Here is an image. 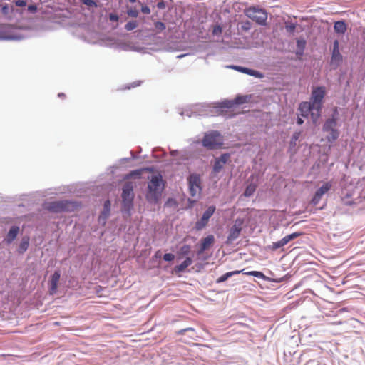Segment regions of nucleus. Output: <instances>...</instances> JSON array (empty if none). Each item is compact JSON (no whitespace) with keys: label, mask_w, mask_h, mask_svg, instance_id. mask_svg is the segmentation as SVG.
<instances>
[{"label":"nucleus","mask_w":365,"mask_h":365,"mask_svg":"<svg viewBox=\"0 0 365 365\" xmlns=\"http://www.w3.org/2000/svg\"><path fill=\"white\" fill-rule=\"evenodd\" d=\"M244 224V220L241 218H237L235 222L234 225L230 230V232L227 237V240L229 242H232L237 238L239 237L240 232L242 229V225Z\"/></svg>","instance_id":"9d476101"},{"label":"nucleus","mask_w":365,"mask_h":365,"mask_svg":"<svg viewBox=\"0 0 365 365\" xmlns=\"http://www.w3.org/2000/svg\"><path fill=\"white\" fill-rule=\"evenodd\" d=\"M28 11L30 12V13H35L36 11H37V6L34 4H32V5H29L27 8Z\"/></svg>","instance_id":"ea45409f"},{"label":"nucleus","mask_w":365,"mask_h":365,"mask_svg":"<svg viewBox=\"0 0 365 365\" xmlns=\"http://www.w3.org/2000/svg\"><path fill=\"white\" fill-rule=\"evenodd\" d=\"M127 14L128 16L136 18L138 16L139 12L135 8L130 7L127 9Z\"/></svg>","instance_id":"c85d7f7f"},{"label":"nucleus","mask_w":365,"mask_h":365,"mask_svg":"<svg viewBox=\"0 0 365 365\" xmlns=\"http://www.w3.org/2000/svg\"><path fill=\"white\" fill-rule=\"evenodd\" d=\"M61 277V273L59 271H55L51 277L49 282V293L51 294H55L57 292L58 284Z\"/></svg>","instance_id":"dca6fc26"},{"label":"nucleus","mask_w":365,"mask_h":365,"mask_svg":"<svg viewBox=\"0 0 365 365\" xmlns=\"http://www.w3.org/2000/svg\"><path fill=\"white\" fill-rule=\"evenodd\" d=\"M215 243V237L212 235H209L206 237L201 240L200 249L197 254L202 255L206 250L210 248Z\"/></svg>","instance_id":"2eb2a0df"},{"label":"nucleus","mask_w":365,"mask_h":365,"mask_svg":"<svg viewBox=\"0 0 365 365\" xmlns=\"http://www.w3.org/2000/svg\"><path fill=\"white\" fill-rule=\"evenodd\" d=\"M194 331V329L193 328H191V327H188V328H186V329H180L179 330L177 334L178 335H182V334H184L186 331Z\"/></svg>","instance_id":"a19ab883"},{"label":"nucleus","mask_w":365,"mask_h":365,"mask_svg":"<svg viewBox=\"0 0 365 365\" xmlns=\"http://www.w3.org/2000/svg\"><path fill=\"white\" fill-rule=\"evenodd\" d=\"M314 91H319V92H321V91H324L322 89V88H321V87H318V88H317V89H316V90H314Z\"/></svg>","instance_id":"de8ad7c7"},{"label":"nucleus","mask_w":365,"mask_h":365,"mask_svg":"<svg viewBox=\"0 0 365 365\" xmlns=\"http://www.w3.org/2000/svg\"><path fill=\"white\" fill-rule=\"evenodd\" d=\"M164 185L161 175L152 176L148 184V191L145 195L147 200L151 203H157L161 197Z\"/></svg>","instance_id":"f03ea898"},{"label":"nucleus","mask_w":365,"mask_h":365,"mask_svg":"<svg viewBox=\"0 0 365 365\" xmlns=\"http://www.w3.org/2000/svg\"><path fill=\"white\" fill-rule=\"evenodd\" d=\"M175 259V255L172 253H166L163 255V259L167 262L173 261Z\"/></svg>","instance_id":"72a5a7b5"},{"label":"nucleus","mask_w":365,"mask_h":365,"mask_svg":"<svg viewBox=\"0 0 365 365\" xmlns=\"http://www.w3.org/2000/svg\"><path fill=\"white\" fill-rule=\"evenodd\" d=\"M245 14L259 25L266 24L267 13L263 9L251 6L245 10Z\"/></svg>","instance_id":"0eeeda50"},{"label":"nucleus","mask_w":365,"mask_h":365,"mask_svg":"<svg viewBox=\"0 0 365 365\" xmlns=\"http://www.w3.org/2000/svg\"><path fill=\"white\" fill-rule=\"evenodd\" d=\"M77 204L69 200L53 201L46 203V209L52 212H71L77 207Z\"/></svg>","instance_id":"39448f33"},{"label":"nucleus","mask_w":365,"mask_h":365,"mask_svg":"<svg viewBox=\"0 0 365 365\" xmlns=\"http://www.w3.org/2000/svg\"><path fill=\"white\" fill-rule=\"evenodd\" d=\"M14 3L17 6L20 7L25 6L26 5V1L25 0H16Z\"/></svg>","instance_id":"4c0bfd02"},{"label":"nucleus","mask_w":365,"mask_h":365,"mask_svg":"<svg viewBox=\"0 0 365 365\" xmlns=\"http://www.w3.org/2000/svg\"><path fill=\"white\" fill-rule=\"evenodd\" d=\"M257 188V185L255 184L251 183L248 185L244 192V195L245 197H250L254 194Z\"/></svg>","instance_id":"b1692460"},{"label":"nucleus","mask_w":365,"mask_h":365,"mask_svg":"<svg viewBox=\"0 0 365 365\" xmlns=\"http://www.w3.org/2000/svg\"><path fill=\"white\" fill-rule=\"evenodd\" d=\"M300 235L301 234L299 232H294L290 235H286L280 240L273 242L272 245H271V249L272 250H276L284 246L291 240L296 239L297 237L300 236Z\"/></svg>","instance_id":"4468645a"},{"label":"nucleus","mask_w":365,"mask_h":365,"mask_svg":"<svg viewBox=\"0 0 365 365\" xmlns=\"http://www.w3.org/2000/svg\"><path fill=\"white\" fill-rule=\"evenodd\" d=\"M230 157V155L228 153L222 154L219 158L215 160L213 165V171L216 173H219L228 161Z\"/></svg>","instance_id":"f3484780"},{"label":"nucleus","mask_w":365,"mask_h":365,"mask_svg":"<svg viewBox=\"0 0 365 365\" xmlns=\"http://www.w3.org/2000/svg\"><path fill=\"white\" fill-rule=\"evenodd\" d=\"M334 29L337 34H344L347 30V25L344 21H338L334 23Z\"/></svg>","instance_id":"6ab92c4d"},{"label":"nucleus","mask_w":365,"mask_h":365,"mask_svg":"<svg viewBox=\"0 0 365 365\" xmlns=\"http://www.w3.org/2000/svg\"><path fill=\"white\" fill-rule=\"evenodd\" d=\"M82 3L90 8H96L97 3L95 0H81Z\"/></svg>","instance_id":"c756f323"},{"label":"nucleus","mask_w":365,"mask_h":365,"mask_svg":"<svg viewBox=\"0 0 365 365\" xmlns=\"http://www.w3.org/2000/svg\"><path fill=\"white\" fill-rule=\"evenodd\" d=\"M245 274L249 275V276H254L258 278H263L264 277V274L261 272L257 271H251L247 272H244Z\"/></svg>","instance_id":"7c9ffc66"},{"label":"nucleus","mask_w":365,"mask_h":365,"mask_svg":"<svg viewBox=\"0 0 365 365\" xmlns=\"http://www.w3.org/2000/svg\"><path fill=\"white\" fill-rule=\"evenodd\" d=\"M227 68L237 71L243 73L248 74L250 76H259V72L255 70L250 69V68L239 66L232 65V66H228Z\"/></svg>","instance_id":"a211bd4d"},{"label":"nucleus","mask_w":365,"mask_h":365,"mask_svg":"<svg viewBox=\"0 0 365 365\" xmlns=\"http://www.w3.org/2000/svg\"><path fill=\"white\" fill-rule=\"evenodd\" d=\"M137 86H139V83H134L133 84H131L130 86H128L126 87L127 89H131Z\"/></svg>","instance_id":"37998d69"},{"label":"nucleus","mask_w":365,"mask_h":365,"mask_svg":"<svg viewBox=\"0 0 365 365\" xmlns=\"http://www.w3.org/2000/svg\"><path fill=\"white\" fill-rule=\"evenodd\" d=\"M19 231V228L17 226H13L11 227L6 237V241L8 243H11L16 237Z\"/></svg>","instance_id":"412c9836"},{"label":"nucleus","mask_w":365,"mask_h":365,"mask_svg":"<svg viewBox=\"0 0 365 365\" xmlns=\"http://www.w3.org/2000/svg\"><path fill=\"white\" fill-rule=\"evenodd\" d=\"M140 175H141V170H137L132 171L129 174L130 176H133V175L140 176Z\"/></svg>","instance_id":"79ce46f5"},{"label":"nucleus","mask_w":365,"mask_h":365,"mask_svg":"<svg viewBox=\"0 0 365 365\" xmlns=\"http://www.w3.org/2000/svg\"><path fill=\"white\" fill-rule=\"evenodd\" d=\"M251 98V96H238L234 101L225 100L219 103V107L225 112L228 117L231 118L238 114L242 113L243 111L240 108V106L248 103Z\"/></svg>","instance_id":"7ed1b4c3"},{"label":"nucleus","mask_w":365,"mask_h":365,"mask_svg":"<svg viewBox=\"0 0 365 365\" xmlns=\"http://www.w3.org/2000/svg\"><path fill=\"white\" fill-rule=\"evenodd\" d=\"M154 26L158 33L162 32L166 29L165 24L161 21H155Z\"/></svg>","instance_id":"cd10ccee"},{"label":"nucleus","mask_w":365,"mask_h":365,"mask_svg":"<svg viewBox=\"0 0 365 365\" xmlns=\"http://www.w3.org/2000/svg\"><path fill=\"white\" fill-rule=\"evenodd\" d=\"M215 211V206H210L203 213L200 220L195 223V229L197 230H202L208 223L209 219L214 214Z\"/></svg>","instance_id":"9b49d317"},{"label":"nucleus","mask_w":365,"mask_h":365,"mask_svg":"<svg viewBox=\"0 0 365 365\" xmlns=\"http://www.w3.org/2000/svg\"><path fill=\"white\" fill-rule=\"evenodd\" d=\"M192 260L190 257H187L180 264L176 266L174 269L177 273L182 272L185 270L187 267L191 265Z\"/></svg>","instance_id":"aec40b11"},{"label":"nucleus","mask_w":365,"mask_h":365,"mask_svg":"<svg viewBox=\"0 0 365 365\" xmlns=\"http://www.w3.org/2000/svg\"><path fill=\"white\" fill-rule=\"evenodd\" d=\"M157 7L160 9H164L166 7L165 2L163 0H159L157 4Z\"/></svg>","instance_id":"58836bf2"},{"label":"nucleus","mask_w":365,"mask_h":365,"mask_svg":"<svg viewBox=\"0 0 365 365\" xmlns=\"http://www.w3.org/2000/svg\"><path fill=\"white\" fill-rule=\"evenodd\" d=\"M129 1L131 3H135L136 1V0H129Z\"/></svg>","instance_id":"603ef678"},{"label":"nucleus","mask_w":365,"mask_h":365,"mask_svg":"<svg viewBox=\"0 0 365 365\" xmlns=\"http://www.w3.org/2000/svg\"><path fill=\"white\" fill-rule=\"evenodd\" d=\"M297 122L299 125H302L304 123V120L302 119L301 117L298 116Z\"/></svg>","instance_id":"c03bdc74"},{"label":"nucleus","mask_w":365,"mask_h":365,"mask_svg":"<svg viewBox=\"0 0 365 365\" xmlns=\"http://www.w3.org/2000/svg\"><path fill=\"white\" fill-rule=\"evenodd\" d=\"M178 153V150H172V151H170V155L172 156H175Z\"/></svg>","instance_id":"49530a36"},{"label":"nucleus","mask_w":365,"mask_h":365,"mask_svg":"<svg viewBox=\"0 0 365 365\" xmlns=\"http://www.w3.org/2000/svg\"><path fill=\"white\" fill-rule=\"evenodd\" d=\"M297 43H298V46H302V43L303 44V46L305 44V41H297Z\"/></svg>","instance_id":"09e8293b"},{"label":"nucleus","mask_w":365,"mask_h":365,"mask_svg":"<svg viewBox=\"0 0 365 365\" xmlns=\"http://www.w3.org/2000/svg\"><path fill=\"white\" fill-rule=\"evenodd\" d=\"M342 201H343L344 204L346 205H352V202L345 201L344 199H342Z\"/></svg>","instance_id":"a18cd8bd"},{"label":"nucleus","mask_w":365,"mask_h":365,"mask_svg":"<svg viewBox=\"0 0 365 365\" xmlns=\"http://www.w3.org/2000/svg\"><path fill=\"white\" fill-rule=\"evenodd\" d=\"M29 238L24 237L19 245V252L23 253L29 247Z\"/></svg>","instance_id":"393cba45"},{"label":"nucleus","mask_w":365,"mask_h":365,"mask_svg":"<svg viewBox=\"0 0 365 365\" xmlns=\"http://www.w3.org/2000/svg\"><path fill=\"white\" fill-rule=\"evenodd\" d=\"M310 102H302L299 107V115L307 118L309 115L315 123L321 113L322 101L325 93H312Z\"/></svg>","instance_id":"f257e3e1"},{"label":"nucleus","mask_w":365,"mask_h":365,"mask_svg":"<svg viewBox=\"0 0 365 365\" xmlns=\"http://www.w3.org/2000/svg\"><path fill=\"white\" fill-rule=\"evenodd\" d=\"M223 140V137L219 131L211 130L205 133L201 142L206 149L217 150L221 148Z\"/></svg>","instance_id":"20e7f679"},{"label":"nucleus","mask_w":365,"mask_h":365,"mask_svg":"<svg viewBox=\"0 0 365 365\" xmlns=\"http://www.w3.org/2000/svg\"><path fill=\"white\" fill-rule=\"evenodd\" d=\"M341 61L342 56L339 52V41L337 40H335L334 41L332 55L330 63L331 66H333V68H336L339 66Z\"/></svg>","instance_id":"f8f14e48"},{"label":"nucleus","mask_w":365,"mask_h":365,"mask_svg":"<svg viewBox=\"0 0 365 365\" xmlns=\"http://www.w3.org/2000/svg\"><path fill=\"white\" fill-rule=\"evenodd\" d=\"M187 181L190 195L193 197H199L202 190L200 175L196 173L191 174L188 177Z\"/></svg>","instance_id":"6e6552de"},{"label":"nucleus","mask_w":365,"mask_h":365,"mask_svg":"<svg viewBox=\"0 0 365 365\" xmlns=\"http://www.w3.org/2000/svg\"><path fill=\"white\" fill-rule=\"evenodd\" d=\"M242 271H233V272H227L225 274H224L223 275H222L221 277H220L217 280H216V282L217 283H221V282H223L225 281H226L229 277L233 276V275H235V274H240V272H242Z\"/></svg>","instance_id":"4be33fe9"},{"label":"nucleus","mask_w":365,"mask_h":365,"mask_svg":"<svg viewBox=\"0 0 365 365\" xmlns=\"http://www.w3.org/2000/svg\"><path fill=\"white\" fill-rule=\"evenodd\" d=\"M141 11L145 14H149L150 13V9L147 5H141Z\"/></svg>","instance_id":"c9c22d12"},{"label":"nucleus","mask_w":365,"mask_h":365,"mask_svg":"<svg viewBox=\"0 0 365 365\" xmlns=\"http://www.w3.org/2000/svg\"><path fill=\"white\" fill-rule=\"evenodd\" d=\"M301 135V133L300 132H295L292 138H291V140H290V145H292V146H295L296 145V143H297V141L298 140L299 136Z\"/></svg>","instance_id":"2f4dec72"},{"label":"nucleus","mask_w":365,"mask_h":365,"mask_svg":"<svg viewBox=\"0 0 365 365\" xmlns=\"http://www.w3.org/2000/svg\"><path fill=\"white\" fill-rule=\"evenodd\" d=\"M138 27V22L136 21H130L125 25L126 31H132Z\"/></svg>","instance_id":"bb28decb"},{"label":"nucleus","mask_w":365,"mask_h":365,"mask_svg":"<svg viewBox=\"0 0 365 365\" xmlns=\"http://www.w3.org/2000/svg\"><path fill=\"white\" fill-rule=\"evenodd\" d=\"M297 43H298V46H302V43L303 44V46L305 44V41H297Z\"/></svg>","instance_id":"8fccbe9b"},{"label":"nucleus","mask_w":365,"mask_h":365,"mask_svg":"<svg viewBox=\"0 0 365 365\" xmlns=\"http://www.w3.org/2000/svg\"><path fill=\"white\" fill-rule=\"evenodd\" d=\"M331 187V183L328 182H325L315 192L314 197L312 199V203L314 205H317L322 199V197L327 193Z\"/></svg>","instance_id":"ddd939ff"},{"label":"nucleus","mask_w":365,"mask_h":365,"mask_svg":"<svg viewBox=\"0 0 365 365\" xmlns=\"http://www.w3.org/2000/svg\"><path fill=\"white\" fill-rule=\"evenodd\" d=\"M336 125V120L334 118L328 119L324 125L323 130L329 133V135L327 136L329 142H334L339 137V132L335 129Z\"/></svg>","instance_id":"1a4fd4ad"},{"label":"nucleus","mask_w":365,"mask_h":365,"mask_svg":"<svg viewBox=\"0 0 365 365\" xmlns=\"http://www.w3.org/2000/svg\"><path fill=\"white\" fill-rule=\"evenodd\" d=\"M110 21H118L119 16L116 14L110 13L108 16Z\"/></svg>","instance_id":"f704fd0d"},{"label":"nucleus","mask_w":365,"mask_h":365,"mask_svg":"<svg viewBox=\"0 0 365 365\" xmlns=\"http://www.w3.org/2000/svg\"><path fill=\"white\" fill-rule=\"evenodd\" d=\"M190 246L188 245H183L180 250V254L182 255H187L190 252Z\"/></svg>","instance_id":"473e14b6"},{"label":"nucleus","mask_w":365,"mask_h":365,"mask_svg":"<svg viewBox=\"0 0 365 365\" xmlns=\"http://www.w3.org/2000/svg\"><path fill=\"white\" fill-rule=\"evenodd\" d=\"M14 11V7L13 6H9V4H6L1 7V13L3 15L7 16L11 13Z\"/></svg>","instance_id":"a878e982"},{"label":"nucleus","mask_w":365,"mask_h":365,"mask_svg":"<svg viewBox=\"0 0 365 365\" xmlns=\"http://www.w3.org/2000/svg\"><path fill=\"white\" fill-rule=\"evenodd\" d=\"M110 202L109 200H107L104 202L103 210L101 213V217H103V218H107L110 214Z\"/></svg>","instance_id":"5701e85b"},{"label":"nucleus","mask_w":365,"mask_h":365,"mask_svg":"<svg viewBox=\"0 0 365 365\" xmlns=\"http://www.w3.org/2000/svg\"><path fill=\"white\" fill-rule=\"evenodd\" d=\"M58 97H59V98L65 97V93H58Z\"/></svg>","instance_id":"3c124183"},{"label":"nucleus","mask_w":365,"mask_h":365,"mask_svg":"<svg viewBox=\"0 0 365 365\" xmlns=\"http://www.w3.org/2000/svg\"><path fill=\"white\" fill-rule=\"evenodd\" d=\"M134 183L126 182L123 186L122 202L123 210L129 212L133 207L134 199Z\"/></svg>","instance_id":"423d86ee"},{"label":"nucleus","mask_w":365,"mask_h":365,"mask_svg":"<svg viewBox=\"0 0 365 365\" xmlns=\"http://www.w3.org/2000/svg\"><path fill=\"white\" fill-rule=\"evenodd\" d=\"M212 33L215 35L220 34L222 33V28H221V26H219V25L215 26L214 27V29H213Z\"/></svg>","instance_id":"e433bc0d"}]
</instances>
